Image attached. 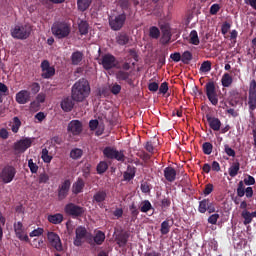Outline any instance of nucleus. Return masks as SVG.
<instances>
[{
  "label": "nucleus",
  "mask_w": 256,
  "mask_h": 256,
  "mask_svg": "<svg viewBox=\"0 0 256 256\" xmlns=\"http://www.w3.org/2000/svg\"><path fill=\"white\" fill-rule=\"evenodd\" d=\"M91 86L87 78H80L72 86V98L74 102H83L89 97Z\"/></svg>",
  "instance_id": "1"
},
{
  "label": "nucleus",
  "mask_w": 256,
  "mask_h": 256,
  "mask_svg": "<svg viewBox=\"0 0 256 256\" xmlns=\"http://www.w3.org/2000/svg\"><path fill=\"white\" fill-rule=\"evenodd\" d=\"M32 26L30 24H17L11 29L14 39H28L31 36Z\"/></svg>",
  "instance_id": "2"
},
{
  "label": "nucleus",
  "mask_w": 256,
  "mask_h": 256,
  "mask_svg": "<svg viewBox=\"0 0 256 256\" xmlns=\"http://www.w3.org/2000/svg\"><path fill=\"white\" fill-rule=\"evenodd\" d=\"M51 30L53 36L58 37V39H64V37H68L71 34V26L67 22H54Z\"/></svg>",
  "instance_id": "3"
},
{
  "label": "nucleus",
  "mask_w": 256,
  "mask_h": 256,
  "mask_svg": "<svg viewBox=\"0 0 256 256\" xmlns=\"http://www.w3.org/2000/svg\"><path fill=\"white\" fill-rule=\"evenodd\" d=\"M248 109L250 115H254V111L256 109V80L253 78V80L250 81L249 88H248Z\"/></svg>",
  "instance_id": "4"
},
{
  "label": "nucleus",
  "mask_w": 256,
  "mask_h": 256,
  "mask_svg": "<svg viewBox=\"0 0 256 256\" xmlns=\"http://www.w3.org/2000/svg\"><path fill=\"white\" fill-rule=\"evenodd\" d=\"M105 158L109 160H118V162H125V154L123 150H117L115 146H105L103 150Z\"/></svg>",
  "instance_id": "5"
},
{
  "label": "nucleus",
  "mask_w": 256,
  "mask_h": 256,
  "mask_svg": "<svg viewBox=\"0 0 256 256\" xmlns=\"http://www.w3.org/2000/svg\"><path fill=\"white\" fill-rule=\"evenodd\" d=\"M127 20V14L122 12V14H118L117 16H110L109 17V26L111 30L114 32H118L125 26V22Z\"/></svg>",
  "instance_id": "6"
},
{
  "label": "nucleus",
  "mask_w": 256,
  "mask_h": 256,
  "mask_svg": "<svg viewBox=\"0 0 256 256\" xmlns=\"http://www.w3.org/2000/svg\"><path fill=\"white\" fill-rule=\"evenodd\" d=\"M205 88H206V95L209 102H211L212 105H217L219 103V98H218L215 82L213 81L207 82Z\"/></svg>",
  "instance_id": "7"
},
{
  "label": "nucleus",
  "mask_w": 256,
  "mask_h": 256,
  "mask_svg": "<svg viewBox=\"0 0 256 256\" xmlns=\"http://www.w3.org/2000/svg\"><path fill=\"white\" fill-rule=\"evenodd\" d=\"M70 189H71V179H65L64 181H62V183L58 185V189H57L58 200L64 201V199L68 197Z\"/></svg>",
  "instance_id": "8"
},
{
  "label": "nucleus",
  "mask_w": 256,
  "mask_h": 256,
  "mask_svg": "<svg viewBox=\"0 0 256 256\" xmlns=\"http://www.w3.org/2000/svg\"><path fill=\"white\" fill-rule=\"evenodd\" d=\"M47 240L51 247H54L56 251H64V247L62 244V240L59 236V234H56V232H48L47 233Z\"/></svg>",
  "instance_id": "9"
},
{
  "label": "nucleus",
  "mask_w": 256,
  "mask_h": 256,
  "mask_svg": "<svg viewBox=\"0 0 256 256\" xmlns=\"http://www.w3.org/2000/svg\"><path fill=\"white\" fill-rule=\"evenodd\" d=\"M101 65L103 69H105V71H110L111 69H114L117 65L116 57L111 53H106L102 56Z\"/></svg>",
  "instance_id": "10"
},
{
  "label": "nucleus",
  "mask_w": 256,
  "mask_h": 256,
  "mask_svg": "<svg viewBox=\"0 0 256 256\" xmlns=\"http://www.w3.org/2000/svg\"><path fill=\"white\" fill-rule=\"evenodd\" d=\"M83 131V123L79 119H72L68 123L67 132L71 133L74 136L81 135Z\"/></svg>",
  "instance_id": "11"
},
{
  "label": "nucleus",
  "mask_w": 256,
  "mask_h": 256,
  "mask_svg": "<svg viewBox=\"0 0 256 256\" xmlns=\"http://www.w3.org/2000/svg\"><path fill=\"white\" fill-rule=\"evenodd\" d=\"M16 174L17 170L14 166H5L1 172V179L4 183H11Z\"/></svg>",
  "instance_id": "12"
},
{
  "label": "nucleus",
  "mask_w": 256,
  "mask_h": 256,
  "mask_svg": "<svg viewBox=\"0 0 256 256\" xmlns=\"http://www.w3.org/2000/svg\"><path fill=\"white\" fill-rule=\"evenodd\" d=\"M65 212L66 214H69L70 216H73L74 218H76L84 214L85 208L80 207L79 205H75V203H68L65 206Z\"/></svg>",
  "instance_id": "13"
},
{
  "label": "nucleus",
  "mask_w": 256,
  "mask_h": 256,
  "mask_svg": "<svg viewBox=\"0 0 256 256\" xmlns=\"http://www.w3.org/2000/svg\"><path fill=\"white\" fill-rule=\"evenodd\" d=\"M33 139H30L29 137H26L25 139H20L14 142V150L16 152H26L27 148H30L32 146Z\"/></svg>",
  "instance_id": "14"
},
{
  "label": "nucleus",
  "mask_w": 256,
  "mask_h": 256,
  "mask_svg": "<svg viewBox=\"0 0 256 256\" xmlns=\"http://www.w3.org/2000/svg\"><path fill=\"white\" fill-rule=\"evenodd\" d=\"M41 69H42V78H51L56 73L55 67H51L47 59L42 61Z\"/></svg>",
  "instance_id": "15"
},
{
  "label": "nucleus",
  "mask_w": 256,
  "mask_h": 256,
  "mask_svg": "<svg viewBox=\"0 0 256 256\" xmlns=\"http://www.w3.org/2000/svg\"><path fill=\"white\" fill-rule=\"evenodd\" d=\"M87 236V230L85 226H78L75 230V239H74V245L77 247H80L82 245L84 238Z\"/></svg>",
  "instance_id": "16"
},
{
  "label": "nucleus",
  "mask_w": 256,
  "mask_h": 256,
  "mask_svg": "<svg viewBox=\"0 0 256 256\" xmlns=\"http://www.w3.org/2000/svg\"><path fill=\"white\" fill-rule=\"evenodd\" d=\"M30 100H31V92H29V90H20L19 92H17L16 102L18 104H21V105L28 104Z\"/></svg>",
  "instance_id": "17"
},
{
  "label": "nucleus",
  "mask_w": 256,
  "mask_h": 256,
  "mask_svg": "<svg viewBox=\"0 0 256 256\" xmlns=\"http://www.w3.org/2000/svg\"><path fill=\"white\" fill-rule=\"evenodd\" d=\"M207 122L209 123L210 129L213 131H220L222 127V122L219 117H212L209 113L206 115Z\"/></svg>",
  "instance_id": "18"
},
{
  "label": "nucleus",
  "mask_w": 256,
  "mask_h": 256,
  "mask_svg": "<svg viewBox=\"0 0 256 256\" xmlns=\"http://www.w3.org/2000/svg\"><path fill=\"white\" fill-rule=\"evenodd\" d=\"M75 100L73 98V91L71 92V97L68 96L67 98H64L61 102V108L64 111H72L74 109Z\"/></svg>",
  "instance_id": "19"
},
{
  "label": "nucleus",
  "mask_w": 256,
  "mask_h": 256,
  "mask_svg": "<svg viewBox=\"0 0 256 256\" xmlns=\"http://www.w3.org/2000/svg\"><path fill=\"white\" fill-rule=\"evenodd\" d=\"M85 187V181L82 177H78L76 181H74L72 185V193L74 195H79V193H82Z\"/></svg>",
  "instance_id": "20"
},
{
  "label": "nucleus",
  "mask_w": 256,
  "mask_h": 256,
  "mask_svg": "<svg viewBox=\"0 0 256 256\" xmlns=\"http://www.w3.org/2000/svg\"><path fill=\"white\" fill-rule=\"evenodd\" d=\"M116 78L119 81L124 80L130 86H133V84H134V81H133V78H131L130 72H125V70H118V72L116 74Z\"/></svg>",
  "instance_id": "21"
},
{
  "label": "nucleus",
  "mask_w": 256,
  "mask_h": 256,
  "mask_svg": "<svg viewBox=\"0 0 256 256\" xmlns=\"http://www.w3.org/2000/svg\"><path fill=\"white\" fill-rule=\"evenodd\" d=\"M241 216L243 218V224L247 226V224H251V222H253V218H256V210L250 212V210H247L246 208V210H242Z\"/></svg>",
  "instance_id": "22"
},
{
  "label": "nucleus",
  "mask_w": 256,
  "mask_h": 256,
  "mask_svg": "<svg viewBox=\"0 0 256 256\" xmlns=\"http://www.w3.org/2000/svg\"><path fill=\"white\" fill-rule=\"evenodd\" d=\"M164 177L167 181L173 182L175 179H177V172L175 168H172L171 166H168L164 169Z\"/></svg>",
  "instance_id": "23"
},
{
  "label": "nucleus",
  "mask_w": 256,
  "mask_h": 256,
  "mask_svg": "<svg viewBox=\"0 0 256 256\" xmlns=\"http://www.w3.org/2000/svg\"><path fill=\"white\" fill-rule=\"evenodd\" d=\"M107 199V191L100 190L94 193L92 201L93 203H103Z\"/></svg>",
  "instance_id": "24"
},
{
  "label": "nucleus",
  "mask_w": 256,
  "mask_h": 256,
  "mask_svg": "<svg viewBox=\"0 0 256 256\" xmlns=\"http://www.w3.org/2000/svg\"><path fill=\"white\" fill-rule=\"evenodd\" d=\"M84 53L82 51H74L71 55L72 65H81L83 61Z\"/></svg>",
  "instance_id": "25"
},
{
  "label": "nucleus",
  "mask_w": 256,
  "mask_h": 256,
  "mask_svg": "<svg viewBox=\"0 0 256 256\" xmlns=\"http://www.w3.org/2000/svg\"><path fill=\"white\" fill-rule=\"evenodd\" d=\"M48 220L52 224H61V222L64 220V216L61 214V212H57L56 214H49Z\"/></svg>",
  "instance_id": "26"
},
{
  "label": "nucleus",
  "mask_w": 256,
  "mask_h": 256,
  "mask_svg": "<svg viewBox=\"0 0 256 256\" xmlns=\"http://www.w3.org/2000/svg\"><path fill=\"white\" fill-rule=\"evenodd\" d=\"M171 37H172V32H171L170 28H168V27L163 28L162 29V38H161L162 43L163 44L170 43Z\"/></svg>",
  "instance_id": "27"
},
{
  "label": "nucleus",
  "mask_w": 256,
  "mask_h": 256,
  "mask_svg": "<svg viewBox=\"0 0 256 256\" xmlns=\"http://www.w3.org/2000/svg\"><path fill=\"white\" fill-rule=\"evenodd\" d=\"M222 86H224V88H229V86H231V84H233V76H231V74H229V72H225L222 75Z\"/></svg>",
  "instance_id": "28"
},
{
  "label": "nucleus",
  "mask_w": 256,
  "mask_h": 256,
  "mask_svg": "<svg viewBox=\"0 0 256 256\" xmlns=\"http://www.w3.org/2000/svg\"><path fill=\"white\" fill-rule=\"evenodd\" d=\"M116 41L119 45H127V43L130 41V36H128V34L125 32H121L118 34V36H116Z\"/></svg>",
  "instance_id": "29"
},
{
  "label": "nucleus",
  "mask_w": 256,
  "mask_h": 256,
  "mask_svg": "<svg viewBox=\"0 0 256 256\" xmlns=\"http://www.w3.org/2000/svg\"><path fill=\"white\" fill-rule=\"evenodd\" d=\"M136 168L135 166H128L127 171L124 172V179L127 181H131V179H134L136 175Z\"/></svg>",
  "instance_id": "30"
},
{
  "label": "nucleus",
  "mask_w": 256,
  "mask_h": 256,
  "mask_svg": "<svg viewBox=\"0 0 256 256\" xmlns=\"http://www.w3.org/2000/svg\"><path fill=\"white\" fill-rule=\"evenodd\" d=\"M240 162H233V164L228 169V174L230 177H236L239 174Z\"/></svg>",
  "instance_id": "31"
},
{
  "label": "nucleus",
  "mask_w": 256,
  "mask_h": 256,
  "mask_svg": "<svg viewBox=\"0 0 256 256\" xmlns=\"http://www.w3.org/2000/svg\"><path fill=\"white\" fill-rule=\"evenodd\" d=\"M78 30H79L81 36H86L87 34H89V24H88V22L82 20L78 24Z\"/></svg>",
  "instance_id": "32"
},
{
  "label": "nucleus",
  "mask_w": 256,
  "mask_h": 256,
  "mask_svg": "<svg viewBox=\"0 0 256 256\" xmlns=\"http://www.w3.org/2000/svg\"><path fill=\"white\" fill-rule=\"evenodd\" d=\"M105 238H106L105 232H102V230H98L93 240H94V243H96V245H102V243L105 242Z\"/></svg>",
  "instance_id": "33"
},
{
  "label": "nucleus",
  "mask_w": 256,
  "mask_h": 256,
  "mask_svg": "<svg viewBox=\"0 0 256 256\" xmlns=\"http://www.w3.org/2000/svg\"><path fill=\"white\" fill-rule=\"evenodd\" d=\"M93 3V0H77L78 9L84 12L91 6Z\"/></svg>",
  "instance_id": "34"
},
{
  "label": "nucleus",
  "mask_w": 256,
  "mask_h": 256,
  "mask_svg": "<svg viewBox=\"0 0 256 256\" xmlns=\"http://www.w3.org/2000/svg\"><path fill=\"white\" fill-rule=\"evenodd\" d=\"M83 156V150L82 148H72L70 151V158L73 160H79Z\"/></svg>",
  "instance_id": "35"
},
{
  "label": "nucleus",
  "mask_w": 256,
  "mask_h": 256,
  "mask_svg": "<svg viewBox=\"0 0 256 256\" xmlns=\"http://www.w3.org/2000/svg\"><path fill=\"white\" fill-rule=\"evenodd\" d=\"M192 59H193V54L191 53V51H184V53H182L181 61L182 63H184V65H189Z\"/></svg>",
  "instance_id": "36"
},
{
  "label": "nucleus",
  "mask_w": 256,
  "mask_h": 256,
  "mask_svg": "<svg viewBox=\"0 0 256 256\" xmlns=\"http://www.w3.org/2000/svg\"><path fill=\"white\" fill-rule=\"evenodd\" d=\"M129 240V236L127 234H120L117 237V244L119 245V247H125V245H127Z\"/></svg>",
  "instance_id": "37"
},
{
  "label": "nucleus",
  "mask_w": 256,
  "mask_h": 256,
  "mask_svg": "<svg viewBox=\"0 0 256 256\" xmlns=\"http://www.w3.org/2000/svg\"><path fill=\"white\" fill-rule=\"evenodd\" d=\"M149 36L152 37V39H159L161 36V31L157 26H151L149 30Z\"/></svg>",
  "instance_id": "38"
},
{
  "label": "nucleus",
  "mask_w": 256,
  "mask_h": 256,
  "mask_svg": "<svg viewBox=\"0 0 256 256\" xmlns=\"http://www.w3.org/2000/svg\"><path fill=\"white\" fill-rule=\"evenodd\" d=\"M208 204L209 199H202V201H199L198 211L201 212L202 214H205V212L208 211Z\"/></svg>",
  "instance_id": "39"
},
{
  "label": "nucleus",
  "mask_w": 256,
  "mask_h": 256,
  "mask_svg": "<svg viewBox=\"0 0 256 256\" xmlns=\"http://www.w3.org/2000/svg\"><path fill=\"white\" fill-rule=\"evenodd\" d=\"M170 228L169 220H163V222H161L160 232L162 235L169 234Z\"/></svg>",
  "instance_id": "40"
},
{
  "label": "nucleus",
  "mask_w": 256,
  "mask_h": 256,
  "mask_svg": "<svg viewBox=\"0 0 256 256\" xmlns=\"http://www.w3.org/2000/svg\"><path fill=\"white\" fill-rule=\"evenodd\" d=\"M22 125V121L19 117H13L12 131L13 133H19V129Z\"/></svg>",
  "instance_id": "41"
},
{
  "label": "nucleus",
  "mask_w": 256,
  "mask_h": 256,
  "mask_svg": "<svg viewBox=\"0 0 256 256\" xmlns=\"http://www.w3.org/2000/svg\"><path fill=\"white\" fill-rule=\"evenodd\" d=\"M42 160L46 164H50L51 160H53V156H50L48 148H42Z\"/></svg>",
  "instance_id": "42"
},
{
  "label": "nucleus",
  "mask_w": 256,
  "mask_h": 256,
  "mask_svg": "<svg viewBox=\"0 0 256 256\" xmlns=\"http://www.w3.org/2000/svg\"><path fill=\"white\" fill-rule=\"evenodd\" d=\"M190 43H192L193 45H199L200 39L197 30H192L190 32Z\"/></svg>",
  "instance_id": "43"
},
{
  "label": "nucleus",
  "mask_w": 256,
  "mask_h": 256,
  "mask_svg": "<svg viewBox=\"0 0 256 256\" xmlns=\"http://www.w3.org/2000/svg\"><path fill=\"white\" fill-rule=\"evenodd\" d=\"M212 69V63L211 61H204L200 66V72L201 73H209Z\"/></svg>",
  "instance_id": "44"
},
{
  "label": "nucleus",
  "mask_w": 256,
  "mask_h": 256,
  "mask_svg": "<svg viewBox=\"0 0 256 256\" xmlns=\"http://www.w3.org/2000/svg\"><path fill=\"white\" fill-rule=\"evenodd\" d=\"M108 168H109V165L107 164V162H99L96 170L98 174H105Z\"/></svg>",
  "instance_id": "45"
},
{
  "label": "nucleus",
  "mask_w": 256,
  "mask_h": 256,
  "mask_svg": "<svg viewBox=\"0 0 256 256\" xmlns=\"http://www.w3.org/2000/svg\"><path fill=\"white\" fill-rule=\"evenodd\" d=\"M202 150L204 152V154H211L213 152V144L212 142H204L202 144Z\"/></svg>",
  "instance_id": "46"
},
{
  "label": "nucleus",
  "mask_w": 256,
  "mask_h": 256,
  "mask_svg": "<svg viewBox=\"0 0 256 256\" xmlns=\"http://www.w3.org/2000/svg\"><path fill=\"white\" fill-rule=\"evenodd\" d=\"M244 183H245V181H243V180L238 182V186H237L238 197H244V195L246 193Z\"/></svg>",
  "instance_id": "47"
},
{
  "label": "nucleus",
  "mask_w": 256,
  "mask_h": 256,
  "mask_svg": "<svg viewBox=\"0 0 256 256\" xmlns=\"http://www.w3.org/2000/svg\"><path fill=\"white\" fill-rule=\"evenodd\" d=\"M28 166L30 168V172L32 174H37L38 170H39V166L38 164H36L32 158H30V160H28Z\"/></svg>",
  "instance_id": "48"
},
{
  "label": "nucleus",
  "mask_w": 256,
  "mask_h": 256,
  "mask_svg": "<svg viewBox=\"0 0 256 256\" xmlns=\"http://www.w3.org/2000/svg\"><path fill=\"white\" fill-rule=\"evenodd\" d=\"M151 209H152V204L150 203V201L148 200L142 201L141 208H140L141 212H148V211H151Z\"/></svg>",
  "instance_id": "49"
},
{
  "label": "nucleus",
  "mask_w": 256,
  "mask_h": 256,
  "mask_svg": "<svg viewBox=\"0 0 256 256\" xmlns=\"http://www.w3.org/2000/svg\"><path fill=\"white\" fill-rule=\"evenodd\" d=\"M224 150H225L227 156H231L232 158H235L236 150H234V148H231V146H229V144H224Z\"/></svg>",
  "instance_id": "50"
},
{
  "label": "nucleus",
  "mask_w": 256,
  "mask_h": 256,
  "mask_svg": "<svg viewBox=\"0 0 256 256\" xmlns=\"http://www.w3.org/2000/svg\"><path fill=\"white\" fill-rule=\"evenodd\" d=\"M220 218V214L218 212H214L208 217L209 224H217L218 220Z\"/></svg>",
  "instance_id": "51"
},
{
  "label": "nucleus",
  "mask_w": 256,
  "mask_h": 256,
  "mask_svg": "<svg viewBox=\"0 0 256 256\" xmlns=\"http://www.w3.org/2000/svg\"><path fill=\"white\" fill-rule=\"evenodd\" d=\"M30 90L32 94H38L41 90L39 82H32V84H30Z\"/></svg>",
  "instance_id": "52"
},
{
  "label": "nucleus",
  "mask_w": 256,
  "mask_h": 256,
  "mask_svg": "<svg viewBox=\"0 0 256 256\" xmlns=\"http://www.w3.org/2000/svg\"><path fill=\"white\" fill-rule=\"evenodd\" d=\"M140 189L142 193H150L151 191L150 183H148V181H142Z\"/></svg>",
  "instance_id": "53"
},
{
  "label": "nucleus",
  "mask_w": 256,
  "mask_h": 256,
  "mask_svg": "<svg viewBox=\"0 0 256 256\" xmlns=\"http://www.w3.org/2000/svg\"><path fill=\"white\" fill-rule=\"evenodd\" d=\"M42 234H44V228H36L35 230H32V232H30V237L35 238L42 236Z\"/></svg>",
  "instance_id": "54"
},
{
  "label": "nucleus",
  "mask_w": 256,
  "mask_h": 256,
  "mask_svg": "<svg viewBox=\"0 0 256 256\" xmlns=\"http://www.w3.org/2000/svg\"><path fill=\"white\" fill-rule=\"evenodd\" d=\"M21 228H23V223L21 221L14 223V230L17 238L20 236Z\"/></svg>",
  "instance_id": "55"
},
{
  "label": "nucleus",
  "mask_w": 256,
  "mask_h": 256,
  "mask_svg": "<svg viewBox=\"0 0 256 256\" xmlns=\"http://www.w3.org/2000/svg\"><path fill=\"white\" fill-rule=\"evenodd\" d=\"M213 189H214L213 183H207V185H205L204 190H203L204 195H206V196L210 195V193L213 192Z\"/></svg>",
  "instance_id": "56"
},
{
  "label": "nucleus",
  "mask_w": 256,
  "mask_h": 256,
  "mask_svg": "<svg viewBox=\"0 0 256 256\" xmlns=\"http://www.w3.org/2000/svg\"><path fill=\"white\" fill-rule=\"evenodd\" d=\"M161 207L163 209H169V207H171V199L164 197V199L161 201Z\"/></svg>",
  "instance_id": "57"
},
{
  "label": "nucleus",
  "mask_w": 256,
  "mask_h": 256,
  "mask_svg": "<svg viewBox=\"0 0 256 256\" xmlns=\"http://www.w3.org/2000/svg\"><path fill=\"white\" fill-rule=\"evenodd\" d=\"M170 57L175 63H179L182 60L181 53L177 51L175 53H171Z\"/></svg>",
  "instance_id": "58"
},
{
  "label": "nucleus",
  "mask_w": 256,
  "mask_h": 256,
  "mask_svg": "<svg viewBox=\"0 0 256 256\" xmlns=\"http://www.w3.org/2000/svg\"><path fill=\"white\" fill-rule=\"evenodd\" d=\"M244 183L248 186L255 185L256 179L254 176H247L244 178Z\"/></svg>",
  "instance_id": "59"
},
{
  "label": "nucleus",
  "mask_w": 256,
  "mask_h": 256,
  "mask_svg": "<svg viewBox=\"0 0 256 256\" xmlns=\"http://www.w3.org/2000/svg\"><path fill=\"white\" fill-rule=\"evenodd\" d=\"M91 168H92L91 164L84 165L82 170L84 177H89V175L91 174Z\"/></svg>",
  "instance_id": "60"
},
{
  "label": "nucleus",
  "mask_w": 256,
  "mask_h": 256,
  "mask_svg": "<svg viewBox=\"0 0 256 256\" xmlns=\"http://www.w3.org/2000/svg\"><path fill=\"white\" fill-rule=\"evenodd\" d=\"M220 8H221L220 4H212L210 6V14L212 15L218 14Z\"/></svg>",
  "instance_id": "61"
},
{
  "label": "nucleus",
  "mask_w": 256,
  "mask_h": 256,
  "mask_svg": "<svg viewBox=\"0 0 256 256\" xmlns=\"http://www.w3.org/2000/svg\"><path fill=\"white\" fill-rule=\"evenodd\" d=\"M230 28H231V24H229V22H224V24L222 25V28H221L222 34L224 36H226V34H228Z\"/></svg>",
  "instance_id": "62"
},
{
  "label": "nucleus",
  "mask_w": 256,
  "mask_h": 256,
  "mask_svg": "<svg viewBox=\"0 0 256 256\" xmlns=\"http://www.w3.org/2000/svg\"><path fill=\"white\" fill-rule=\"evenodd\" d=\"M119 5L122 10H128V8L131 6L130 1L128 0L119 1Z\"/></svg>",
  "instance_id": "63"
},
{
  "label": "nucleus",
  "mask_w": 256,
  "mask_h": 256,
  "mask_svg": "<svg viewBox=\"0 0 256 256\" xmlns=\"http://www.w3.org/2000/svg\"><path fill=\"white\" fill-rule=\"evenodd\" d=\"M50 177L48 176V174L43 173L39 175V183H47L49 181Z\"/></svg>",
  "instance_id": "64"
}]
</instances>
